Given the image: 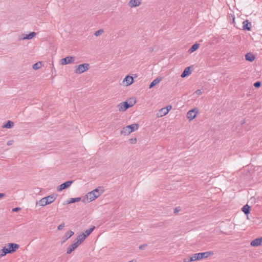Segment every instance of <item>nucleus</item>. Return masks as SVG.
I'll list each match as a JSON object with an SVG mask.
<instances>
[{
	"label": "nucleus",
	"mask_w": 262,
	"mask_h": 262,
	"mask_svg": "<svg viewBox=\"0 0 262 262\" xmlns=\"http://www.w3.org/2000/svg\"><path fill=\"white\" fill-rule=\"evenodd\" d=\"M191 73L190 72V67H188L185 69L183 73H182L181 76L182 78H184L188 75H189Z\"/></svg>",
	"instance_id": "18"
},
{
	"label": "nucleus",
	"mask_w": 262,
	"mask_h": 262,
	"mask_svg": "<svg viewBox=\"0 0 262 262\" xmlns=\"http://www.w3.org/2000/svg\"><path fill=\"white\" fill-rule=\"evenodd\" d=\"M103 191H104L101 187H99L97 188L88 193L85 198L82 200V201L85 203L90 202L99 197L103 192Z\"/></svg>",
	"instance_id": "1"
},
{
	"label": "nucleus",
	"mask_w": 262,
	"mask_h": 262,
	"mask_svg": "<svg viewBox=\"0 0 262 262\" xmlns=\"http://www.w3.org/2000/svg\"><path fill=\"white\" fill-rule=\"evenodd\" d=\"M242 210L245 214L248 215L250 213V207L248 205L246 204L245 206H244Z\"/></svg>",
	"instance_id": "26"
},
{
	"label": "nucleus",
	"mask_w": 262,
	"mask_h": 262,
	"mask_svg": "<svg viewBox=\"0 0 262 262\" xmlns=\"http://www.w3.org/2000/svg\"><path fill=\"white\" fill-rule=\"evenodd\" d=\"M81 200V198H80V197L76 198H71L70 200L67 201V203L68 204H71V203H75V202H79Z\"/></svg>",
	"instance_id": "29"
},
{
	"label": "nucleus",
	"mask_w": 262,
	"mask_h": 262,
	"mask_svg": "<svg viewBox=\"0 0 262 262\" xmlns=\"http://www.w3.org/2000/svg\"><path fill=\"white\" fill-rule=\"evenodd\" d=\"M13 143V140H10L7 142L8 145H11Z\"/></svg>",
	"instance_id": "40"
},
{
	"label": "nucleus",
	"mask_w": 262,
	"mask_h": 262,
	"mask_svg": "<svg viewBox=\"0 0 262 262\" xmlns=\"http://www.w3.org/2000/svg\"><path fill=\"white\" fill-rule=\"evenodd\" d=\"M193 261H194L193 255L190 257L185 258L183 259V262H191Z\"/></svg>",
	"instance_id": "31"
},
{
	"label": "nucleus",
	"mask_w": 262,
	"mask_h": 262,
	"mask_svg": "<svg viewBox=\"0 0 262 262\" xmlns=\"http://www.w3.org/2000/svg\"><path fill=\"white\" fill-rule=\"evenodd\" d=\"M76 242L71 245L67 249V254L71 253L79 245Z\"/></svg>",
	"instance_id": "15"
},
{
	"label": "nucleus",
	"mask_w": 262,
	"mask_h": 262,
	"mask_svg": "<svg viewBox=\"0 0 262 262\" xmlns=\"http://www.w3.org/2000/svg\"><path fill=\"white\" fill-rule=\"evenodd\" d=\"M199 47V45L198 43H195L189 49L188 52L190 53H191L195 51H196Z\"/></svg>",
	"instance_id": "28"
},
{
	"label": "nucleus",
	"mask_w": 262,
	"mask_h": 262,
	"mask_svg": "<svg viewBox=\"0 0 262 262\" xmlns=\"http://www.w3.org/2000/svg\"><path fill=\"white\" fill-rule=\"evenodd\" d=\"M42 66L41 62H37L36 63L34 64L32 66V68L34 70H37L39 69L40 68H41Z\"/></svg>",
	"instance_id": "30"
},
{
	"label": "nucleus",
	"mask_w": 262,
	"mask_h": 262,
	"mask_svg": "<svg viewBox=\"0 0 262 262\" xmlns=\"http://www.w3.org/2000/svg\"><path fill=\"white\" fill-rule=\"evenodd\" d=\"M20 210V208H19V207H16V208H14L12 209V211L13 212H17L19 210Z\"/></svg>",
	"instance_id": "39"
},
{
	"label": "nucleus",
	"mask_w": 262,
	"mask_h": 262,
	"mask_svg": "<svg viewBox=\"0 0 262 262\" xmlns=\"http://www.w3.org/2000/svg\"><path fill=\"white\" fill-rule=\"evenodd\" d=\"M250 245L253 247H257L260 245H262V237L257 238L253 240L251 242Z\"/></svg>",
	"instance_id": "9"
},
{
	"label": "nucleus",
	"mask_w": 262,
	"mask_h": 262,
	"mask_svg": "<svg viewBox=\"0 0 262 262\" xmlns=\"http://www.w3.org/2000/svg\"><path fill=\"white\" fill-rule=\"evenodd\" d=\"M232 19H233V23H234V22L235 18H234V17H233Z\"/></svg>",
	"instance_id": "43"
},
{
	"label": "nucleus",
	"mask_w": 262,
	"mask_h": 262,
	"mask_svg": "<svg viewBox=\"0 0 262 262\" xmlns=\"http://www.w3.org/2000/svg\"><path fill=\"white\" fill-rule=\"evenodd\" d=\"M6 195L5 193H0V199L3 198Z\"/></svg>",
	"instance_id": "42"
},
{
	"label": "nucleus",
	"mask_w": 262,
	"mask_h": 262,
	"mask_svg": "<svg viewBox=\"0 0 262 262\" xmlns=\"http://www.w3.org/2000/svg\"><path fill=\"white\" fill-rule=\"evenodd\" d=\"M261 85V82L260 81H256L254 83V86L256 88H258Z\"/></svg>",
	"instance_id": "34"
},
{
	"label": "nucleus",
	"mask_w": 262,
	"mask_h": 262,
	"mask_svg": "<svg viewBox=\"0 0 262 262\" xmlns=\"http://www.w3.org/2000/svg\"><path fill=\"white\" fill-rule=\"evenodd\" d=\"M147 244L141 245L139 246V248L140 250H143L145 247L147 246Z\"/></svg>",
	"instance_id": "38"
},
{
	"label": "nucleus",
	"mask_w": 262,
	"mask_h": 262,
	"mask_svg": "<svg viewBox=\"0 0 262 262\" xmlns=\"http://www.w3.org/2000/svg\"><path fill=\"white\" fill-rule=\"evenodd\" d=\"M195 93L198 95H201L202 94V92L200 90H198L195 91Z\"/></svg>",
	"instance_id": "41"
},
{
	"label": "nucleus",
	"mask_w": 262,
	"mask_h": 262,
	"mask_svg": "<svg viewBox=\"0 0 262 262\" xmlns=\"http://www.w3.org/2000/svg\"><path fill=\"white\" fill-rule=\"evenodd\" d=\"M181 210V208L180 207H177L174 209L173 213L175 214H178Z\"/></svg>",
	"instance_id": "33"
},
{
	"label": "nucleus",
	"mask_w": 262,
	"mask_h": 262,
	"mask_svg": "<svg viewBox=\"0 0 262 262\" xmlns=\"http://www.w3.org/2000/svg\"><path fill=\"white\" fill-rule=\"evenodd\" d=\"M123 82H126V85H129L133 83L134 79L133 77L127 75L124 79Z\"/></svg>",
	"instance_id": "16"
},
{
	"label": "nucleus",
	"mask_w": 262,
	"mask_h": 262,
	"mask_svg": "<svg viewBox=\"0 0 262 262\" xmlns=\"http://www.w3.org/2000/svg\"><path fill=\"white\" fill-rule=\"evenodd\" d=\"M74 232L71 230H69L68 232H67L64 236V239L63 240V242H66L68 239H69L70 237L73 236L74 235Z\"/></svg>",
	"instance_id": "25"
},
{
	"label": "nucleus",
	"mask_w": 262,
	"mask_h": 262,
	"mask_svg": "<svg viewBox=\"0 0 262 262\" xmlns=\"http://www.w3.org/2000/svg\"><path fill=\"white\" fill-rule=\"evenodd\" d=\"M9 250L10 251V253H13L16 251V250L19 248V245L17 244L14 243H9L8 244Z\"/></svg>",
	"instance_id": "10"
},
{
	"label": "nucleus",
	"mask_w": 262,
	"mask_h": 262,
	"mask_svg": "<svg viewBox=\"0 0 262 262\" xmlns=\"http://www.w3.org/2000/svg\"><path fill=\"white\" fill-rule=\"evenodd\" d=\"M74 61V57L72 56H67L66 58L60 60V63L62 65L72 63Z\"/></svg>",
	"instance_id": "8"
},
{
	"label": "nucleus",
	"mask_w": 262,
	"mask_h": 262,
	"mask_svg": "<svg viewBox=\"0 0 262 262\" xmlns=\"http://www.w3.org/2000/svg\"><path fill=\"white\" fill-rule=\"evenodd\" d=\"M198 113V109L197 108H194L187 112V117L190 121H191L196 117Z\"/></svg>",
	"instance_id": "6"
},
{
	"label": "nucleus",
	"mask_w": 262,
	"mask_h": 262,
	"mask_svg": "<svg viewBox=\"0 0 262 262\" xmlns=\"http://www.w3.org/2000/svg\"><path fill=\"white\" fill-rule=\"evenodd\" d=\"M90 69V64L84 63L75 67V73L76 74H81L86 71Z\"/></svg>",
	"instance_id": "5"
},
{
	"label": "nucleus",
	"mask_w": 262,
	"mask_h": 262,
	"mask_svg": "<svg viewBox=\"0 0 262 262\" xmlns=\"http://www.w3.org/2000/svg\"><path fill=\"white\" fill-rule=\"evenodd\" d=\"M162 80V78L161 77H158L157 78L154 79L149 84V88L151 89L158 84Z\"/></svg>",
	"instance_id": "13"
},
{
	"label": "nucleus",
	"mask_w": 262,
	"mask_h": 262,
	"mask_svg": "<svg viewBox=\"0 0 262 262\" xmlns=\"http://www.w3.org/2000/svg\"><path fill=\"white\" fill-rule=\"evenodd\" d=\"M86 238V237L84 235V234L81 233L78 236L76 243H78L77 244L79 245Z\"/></svg>",
	"instance_id": "17"
},
{
	"label": "nucleus",
	"mask_w": 262,
	"mask_h": 262,
	"mask_svg": "<svg viewBox=\"0 0 262 262\" xmlns=\"http://www.w3.org/2000/svg\"><path fill=\"white\" fill-rule=\"evenodd\" d=\"M36 205H39L40 206H45L48 205V204L46 201V198L44 197L41 199L38 202H37Z\"/></svg>",
	"instance_id": "23"
},
{
	"label": "nucleus",
	"mask_w": 262,
	"mask_h": 262,
	"mask_svg": "<svg viewBox=\"0 0 262 262\" xmlns=\"http://www.w3.org/2000/svg\"><path fill=\"white\" fill-rule=\"evenodd\" d=\"M129 142L131 144H135L137 142L136 138H131L129 139Z\"/></svg>",
	"instance_id": "36"
},
{
	"label": "nucleus",
	"mask_w": 262,
	"mask_h": 262,
	"mask_svg": "<svg viewBox=\"0 0 262 262\" xmlns=\"http://www.w3.org/2000/svg\"><path fill=\"white\" fill-rule=\"evenodd\" d=\"M104 32V30L103 29H100L98 30H97V31H96L94 33V35L96 36H99L100 35H101L102 33Z\"/></svg>",
	"instance_id": "32"
},
{
	"label": "nucleus",
	"mask_w": 262,
	"mask_h": 262,
	"mask_svg": "<svg viewBox=\"0 0 262 262\" xmlns=\"http://www.w3.org/2000/svg\"><path fill=\"white\" fill-rule=\"evenodd\" d=\"M57 196V194H53L45 198H46V201L47 202L48 204H50L53 202L56 199Z\"/></svg>",
	"instance_id": "11"
},
{
	"label": "nucleus",
	"mask_w": 262,
	"mask_h": 262,
	"mask_svg": "<svg viewBox=\"0 0 262 262\" xmlns=\"http://www.w3.org/2000/svg\"><path fill=\"white\" fill-rule=\"evenodd\" d=\"M167 114L168 112L166 111V108L163 107L159 111V112L157 113V116L158 117H161L166 115Z\"/></svg>",
	"instance_id": "19"
},
{
	"label": "nucleus",
	"mask_w": 262,
	"mask_h": 262,
	"mask_svg": "<svg viewBox=\"0 0 262 262\" xmlns=\"http://www.w3.org/2000/svg\"><path fill=\"white\" fill-rule=\"evenodd\" d=\"M243 28L244 30L250 31L251 28V24L248 20H245L243 22Z\"/></svg>",
	"instance_id": "12"
},
{
	"label": "nucleus",
	"mask_w": 262,
	"mask_h": 262,
	"mask_svg": "<svg viewBox=\"0 0 262 262\" xmlns=\"http://www.w3.org/2000/svg\"><path fill=\"white\" fill-rule=\"evenodd\" d=\"M164 108H166V111L168 113L169 111L171 109L172 106H171V105H169Z\"/></svg>",
	"instance_id": "37"
},
{
	"label": "nucleus",
	"mask_w": 262,
	"mask_h": 262,
	"mask_svg": "<svg viewBox=\"0 0 262 262\" xmlns=\"http://www.w3.org/2000/svg\"><path fill=\"white\" fill-rule=\"evenodd\" d=\"M246 60L250 62H252L255 59V56L251 53H247L245 55Z\"/></svg>",
	"instance_id": "21"
},
{
	"label": "nucleus",
	"mask_w": 262,
	"mask_h": 262,
	"mask_svg": "<svg viewBox=\"0 0 262 262\" xmlns=\"http://www.w3.org/2000/svg\"><path fill=\"white\" fill-rule=\"evenodd\" d=\"M64 226H65L64 223H63L58 226L57 229L58 230H61L64 228Z\"/></svg>",
	"instance_id": "35"
},
{
	"label": "nucleus",
	"mask_w": 262,
	"mask_h": 262,
	"mask_svg": "<svg viewBox=\"0 0 262 262\" xmlns=\"http://www.w3.org/2000/svg\"><path fill=\"white\" fill-rule=\"evenodd\" d=\"M8 253H10L9 248L5 247L0 251V257H3Z\"/></svg>",
	"instance_id": "20"
},
{
	"label": "nucleus",
	"mask_w": 262,
	"mask_h": 262,
	"mask_svg": "<svg viewBox=\"0 0 262 262\" xmlns=\"http://www.w3.org/2000/svg\"><path fill=\"white\" fill-rule=\"evenodd\" d=\"M73 181H67V182L62 183V184L60 185L58 187L57 190L60 191L63 189L69 188L71 186V185L73 183Z\"/></svg>",
	"instance_id": "7"
},
{
	"label": "nucleus",
	"mask_w": 262,
	"mask_h": 262,
	"mask_svg": "<svg viewBox=\"0 0 262 262\" xmlns=\"http://www.w3.org/2000/svg\"><path fill=\"white\" fill-rule=\"evenodd\" d=\"M95 227L94 226H92L90 228L86 230L84 232L82 233L84 234V235L87 237L90 234L93 232V231L95 229Z\"/></svg>",
	"instance_id": "22"
},
{
	"label": "nucleus",
	"mask_w": 262,
	"mask_h": 262,
	"mask_svg": "<svg viewBox=\"0 0 262 262\" xmlns=\"http://www.w3.org/2000/svg\"><path fill=\"white\" fill-rule=\"evenodd\" d=\"M141 4L140 0H130L129 3V6L133 8L139 6Z\"/></svg>",
	"instance_id": "14"
},
{
	"label": "nucleus",
	"mask_w": 262,
	"mask_h": 262,
	"mask_svg": "<svg viewBox=\"0 0 262 262\" xmlns=\"http://www.w3.org/2000/svg\"><path fill=\"white\" fill-rule=\"evenodd\" d=\"M214 254L213 251H206L202 253H197L193 254V256L195 260H201L203 258H207L209 256H212Z\"/></svg>",
	"instance_id": "3"
},
{
	"label": "nucleus",
	"mask_w": 262,
	"mask_h": 262,
	"mask_svg": "<svg viewBox=\"0 0 262 262\" xmlns=\"http://www.w3.org/2000/svg\"><path fill=\"white\" fill-rule=\"evenodd\" d=\"M36 35V33L32 32L30 33L29 34L26 35L23 37V39H31L34 37Z\"/></svg>",
	"instance_id": "27"
},
{
	"label": "nucleus",
	"mask_w": 262,
	"mask_h": 262,
	"mask_svg": "<svg viewBox=\"0 0 262 262\" xmlns=\"http://www.w3.org/2000/svg\"><path fill=\"white\" fill-rule=\"evenodd\" d=\"M13 122L8 120L5 124L2 126L3 128H11L14 126Z\"/></svg>",
	"instance_id": "24"
},
{
	"label": "nucleus",
	"mask_w": 262,
	"mask_h": 262,
	"mask_svg": "<svg viewBox=\"0 0 262 262\" xmlns=\"http://www.w3.org/2000/svg\"><path fill=\"white\" fill-rule=\"evenodd\" d=\"M136 102V101L135 100H134L133 102L132 101L129 103H128L127 101L122 102L117 105V107L120 112H124L129 107H132Z\"/></svg>",
	"instance_id": "4"
},
{
	"label": "nucleus",
	"mask_w": 262,
	"mask_h": 262,
	"mask_svg": "<svg viewBox=\"0 0 262 262\" xmlns=\"http://www.w3.org/2000/svg\"><path fill=\"white\" fill-rule=\"evenodd\" d=\"M139 127L138 123L132 124L124 127L121 130L120 133L124 136L128 135L131 133L137 130Z\"/></svg>",
	"instance_id": "2"
}]
</instances>
